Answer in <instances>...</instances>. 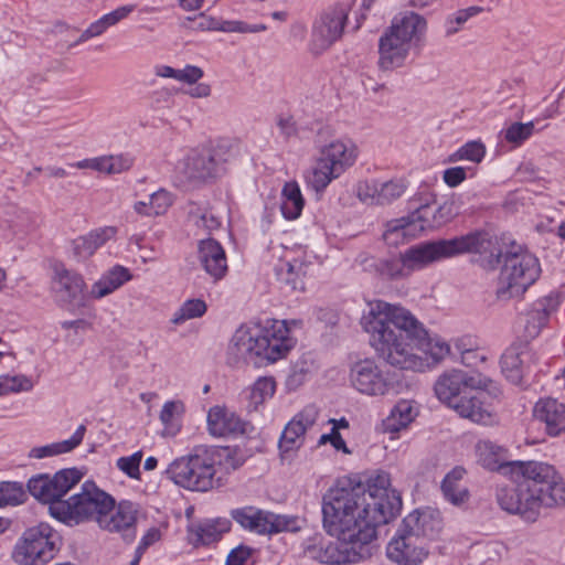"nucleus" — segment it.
I'll list each match as a JSON object with an SVG mask.
<instances>
[{
	"label": "nucleus",
	"mask_w": 565,
	"mask_h": 565,
	"mask_svg": "<svg viewBox=\"0 0 565 565\" xmlns=\"http://www.w3.org/2000/svg\"><path fill=\"white\" fill-rule=\"evenodd\" d=\"M558 298L548 295L533 302L531 309L525 313L524 331L527 338H536L546 326L548 318L558 307Z\"/></svg>",
	"instance_id": "nucleus-27"
},
{
	"label": "nucleus",
	"mask_w": 565,
	"mask_h": 565,
	"mask_svg": "<svg viewBox=\"0 0 565 565\" xmlns=\"http://www.w3.org/2000/svg\"><path fill=\"white\" fill-rule=\"evenodd\" d=\"M486 156V147L481 141L471 140L461 146L458 150L448 157V162H458L462 160L480 163Z\"/></svg>",
	"instance_id": "nucleus-47"
},
{
	"label": "nucleus",
	"mask_w": 565,
	"mask_h": 565,
	"mask_svg": "<svg viewBox=\"0 0 565 565\" xmlns=\"http://www.w3.org/2000/svg\"><path fill=\"white\" fill-rule=\"evenodd\" d=\"M305 205L300 188L297 182L285 183L281 191L280 210L285 218L296 220L300 216Z\"/></svg>",
	"instance_id": "nucleus-42"
},
{
	"label": "nucleus",
	"mask_w": 565,
	"mask_h": 565,
	"mask_svg": "<svg viewBox=\"0 0 565 565\" xmlns=\"http://www.w3.org/2000/svg\"><path fill=\"white\" fill-rule=\"evenodd\" d=\"M134 158L128 153L104 156L93 159H84L71 167L77 169H92L108 174H116L128 171L134 166Z\"/></svg>",
	"instance_id": "nucleus-32"
},
{
	"label": "nucleus",
	"mask_w": 565,
	"mask_h": 565,
	"mask_svg": "<svg viewBox=\"0 0 565 565\" xmlns=\"http://www.w3.org/2000/svg\"><path fill=\"white\" fill-rule=\"evenodd\" d=\"M85 433L86 427L84 425H79L68 439L44 446L33 447L29 452V458L43 459L46 457L70 452L82 444Z\"/></svg>",
	"instance_id": "nucleus-38"
},
{
	"label": "nucleus",
	"mask_w": 565,
	"mask_h": 565,
	"mask_svg": "<svg viewBox=\"0 0 565 565\" xmlns=\"http://www.w3.org/2000/svg\"><path fill=\"white\" fill-rule=\"evenodd\" d=\"M476 343L471 337H462L455 341V349L462 356L466 354L471 348H475Z\"/></svg>",
	"instance_id": "nucleus-63"
},
{
	"label": "nucleus",
	"mask_w": 565,
	"mask_h": 565,
	"mask_svg": "<svg viewBox=\"0 0 565 565\" xmlns=\"http://www.w3.org/2000/svg\"><path fill=\"white\" fill-rule=\"evenodd\" d=\"M350 382L361 394L384 396L394 390V383L372 359L355 362L350 370Z\"/></svg>",
	"instance_id": "nucleus-17"
},
{
	"label": "nucleus",
	"mask_w": 565,
	"mask_h": 565,
	"mask_svg": "<svg viewBox=\"0 0 565 565\" xmlns=\"http://www.w3.org/2000/svg\"><path fill=\"white\" fill-rule=\"evenodd\" d=\"M130 277L127 268L117 265L92 286L90 295L96 299L106 297L128 281Z\"/></svg>",
	"instance_id": "nucleus-39"
},
{
	"label": "nucleus",
	"mask_w": 565,
	"mask_h": 565,
	"mask_svg": "<svg viewBox=\"0 0 565 565\" xmlns=\"http://www.w3.org/2000/svg\"><path fill=\"white\" fill-rule=\"evenodd\" d=\"M53 289L64 301H71L83 295L85 281L83 277L63 265L54 267Z\"/></svg>",
	"instance_id": "nucleus-30"
},
{
	"label": "nucleus",
	"mask_w": 565,
	"mask_h": 565,
	"mask_svg": "<svg viewBox=\"0 0 565 565\" xmlns=\"http://www.w3.org/2000/svg\"><path fill=\"white\" fill-rule=\"evenodd\" d=\"M280 132L286 137L290 138L298 134L297 124L292 117H279L277 121Z\"/></svg>",
	"instance_id": "nucleus-60"
},
{
	"label": "nucleus",
	"mask_w": 565,
	"mask_h": 565,
	"mask_svg": "<svg viewBox=\"0 0 565 565\" xmlns=\"http://www.w3.org/2000/svg\"><path fill=\"white\" fill-rule=\"evenodd\" d=\"M402 509L401 495L390 489V477L377 473L366 482L344 478L322 498V522L338 543L315 547L313 558L322 564L358 563L371 555L376 527L390 522Z\"/></svg>",
	"instance_id": "nucleus-1"
},
{
	"label": "nucleus",
	"mask_w": 565,
	"mask_h": 565,
	"mask_svg": "<svg viewBox=\"0 0 565 565\" xmlns=\"http://www.w3.org/2000/svg\"><path fill=\"white\" fill-rule=\"evenodd\" d=\"M309 264L300 262L299 259L281 260L275 267V274L281 284H284L291 291H303V278L308 273Z\"/></svg>",
	"instance_id": "nucleus-36"
},
{
	"label": "nucleus",
	"mask_w": 565,
	"mask_h": 565,
	"mask_svg": "<svg viewBox=\"0 0 565 565\" xmlns=\"http://www.w3.org/2000/svg\"><path fill=\"white\" fill-rule=\"evenodd\" d=\"M541 273L539 259L527 250L520 248L504 255L497 288V297L509 300L523 295L533 285Z\"/></svg>",
	"instance_id": "nucleus-12"
},
{
	"label": "nucleus",
	"mask_w": 565,
	"mask_h": 565,
	"mask_svg": "<svg viewBox=\"0 0 565 565\" xmlns=\"http://www.w3.org/2000/svg\"><path fill=\"white\" fill-rule=\"evenodd\" d=\"M286 320H274L269 327L242 326L233 334L227 355L231 363L244 362L255 366L284 359L295 347Z\"/></svg>",
	"instance_id": "nucleus-5"
},
{
	"label": "nucleus",
	"mask_w": 565,
	"mask_h": 565,
	"mask_svg": "<svg viewBox=\"0 0 565 565\" xmlns=\"http://www.w3.org/2000/svg\"><path fill=\"white\" fill-rule=\"evenodd\" d=\"M253 548L239 545L233 548L227 555L225 565H244L245 562L250 557Z\"/></svg>",
	"instance_id": "nucleus-57"
},
{
	"label": "nucleus",
	"mask_w": 565,
	"mask_h": 565,
	"mask_svg": "<svg viewBox=\"0 0 565 565\" xmlns=\"http://www.w3.org/2000/svg\"><path fill=\"white\" fill-rule=\"evenodd\" d=\"M189 221L204 234H211L221 227V220L209 207H202L196 204H191L189 213Z\"/></svg>",
	"instance_id": "nucleus-43"
},
{
	"label": "nucleus",
	"mask_w": 565,
	"mask_h": 565,
	"mask_svg": "<svg viewBox=\"0 0 565 565\" xmlns=\"http://www.w3.org/2000/svg\"><path fill=\"white\" fill-rule=\"evenodd\" d=\"M330 443L334 449L342 450L345 454H350V450L347 447L344 439L341 434L335 429H331L330 434H324L320 437L319 444L323 445L326 443Z\"/></svg>",
	"instance_id": "nucleus-59"
},
{
	"label": "nucleus",
	"mask_w": 565,
	"mask_h": 565,
	"mask_svg": "<svg viewBox=\"0 0 565 565\" xmlns=\"http://www.w3.org/2000/svg\"><path fill=\"white\" fill-rule=\"evenodd\" d=\"M230 521L226 519L204 520L193 523L188 527V540L195 547L212 544L230 531Z\"/></svg>",
	"instance_id": "nucleus-29"
},
{
	"label": "nucleus",
	"mask_w": 565,
	"mask_h": 565,
	"mask_svg": "<svg viewBox=\"0 0 565 565\" xmlns=\"http://www.w3.org/2000/svg\"><path fill=\"white\" fill-rule=\"evenodd\" d=\"M516 484L498 486L495 498L500 508L510 514H518L526 522H535L536 504L531 489L522 481Z\"/></svg>",
	"instance_id": "nucleus-19"
},
{
	"label": "nucleus",
	"mask_w": 565,
	"mask_h": 565,
	"mask_svg": "<svg viewBox=\"0 0 565 565\" xmlns=\"http://www.w3.org/2000/svg\"><path fill=\"white\" fill-rule=\"evenodd\" d=\"M198 254L200 264L214 281L224 278L228 269L227 258L224 248L216 239H201L198 245Z\"/></svg>",
	"instance_id": "nucleus-24"
},
{
	"label": "nucleus",
	"mask_w": 565,
	"mask_h": 565,
	"mask_svg": "<svg viewBox=\"0 0 565 565\" xmlns=\"http://www.w3.org/2000/svg\"><path fill=\"white\" fill-rule=\"evenodd\" d=\"M83 478L76 468L62 469L53 477L47 473L33 476L29 479L26 488L29 493L40 502L49 503V511L56 502H64L62 498Z\"/></svg>",
	"instance_id": "nucleus-14"
},
{
	"label": "nucleus",
	"mask_w": 565,
	"mask_h": 565,
	"mask_svg": "<svg viewBox=\"0 0 565 565\" xmlns=\"http://www.w3.org/2000/svg\"><path fill=\"white\" fill-rule=\"evenodd\" d=\"M407 189L404 179H393L386 182H361L356 189L359 200L370 205H386L399 199Z\"/></svg>",
	"instance_id": "nucleus-20"
},
{
	"label": "nucleus",
	"mask_w": 565,
	"mask_h": 565,
	"mask_svg": "<svg viewBox=\"0 0 565 565\" xmlns=\"http://www.w3.org/2000/svg\"><path fill=\"white\" fill-rule=\"evenodd\" d=\"M486 356L480 354L476 348H471L461 356V363L468 367L477 366L480 362H484Z\"/></svg>",
	"instance_id": "nucleus-61"
},
{
	"label": "nucleus",
	"mask_w": 565,
	"mask_h": 565,
	"mask_svg": "<svg viewBox=\"0 0 565 565\" xmlns=\"http://www.w3.org/2000/svg\"><path fill=\"white\" fill-rule=\"evenodd\" d=\"M141 511L139 503L130 500L115 501L111 512H106L98 527L113 534H119L128 544L137 536V522Z\"/></svg>",
	"instance_id": "nucleus-18"
},
{
	"label": "nucleus",
	"mask_w": 565,
	"mask_h": 565,
	"mask_svg": "<svg viewBox=\"0 0 565 565\" xmlns=\"http://www.w3.org/2000/svg\"><path fill=\"white\" fill-rule=\"evenodd\" d=\"M535 501V521L541 508H559L565 505V481L562 476L551 480L546 486L539 488L533 494Z\"/></svg>",
	"instance_id": "nucleus-33"
},
{
	"label": "nucleus",
	"mask_w": 565,
	"mask_h": 565,
	"mask_svg": "<svg viewBox=\"0 0 565 565\" xmlns=\"http://www.w3.org/2000/svg\"><path fill=\"white\" fill-rule=\"evenodd\" d=\"M381 273L391 279L408 276L411 271H407V266L404 263V252L401 253L399 257L383 260L381 264Z\"/></svg>",
	"instance_id": "nucleus-53"
},
{
	"label": "nucleus",
	"mask_w": 565,
	"mask_h": 565,
	"mask_svg": "<svg viewBox=\"0 0 565 565\" xmlns=\"http://www.w3.org/2000/svg\"><path fill=\"white\" fill-rule=\"evenodd\" d=\"M115 508V498L96 486L94 481H85L81 490L64 502L51 507V515L68 526L95 522L97 525L106 512Z\"/></svg>",
	"instance_id": "nucleus-8"
},
{
	"label": "nucleus",
	"mask_w": 565,
	"mask_h": 565,
	"mask_svg": "<svg viewBox=\"0 0 565 565\" xmlns=\"http://www.w3.org/2000/svg\"><path fill=\"white\" fill-rule=\"evenodd\" d=\"M318 413L313 407H306L294 416L285 426L279 438L278 447L281 456H285L296 449H299L305 440L306 431L313 426Z\"/></svg>",
	"instance_id": "nucleus-21"
},
{
	"label": "nucleus",
	"mask_w": 565,
	"mask_h": 565,
	"mask_svg": "<svg viewBox=\"0 0 565 565\" xmlns=\"http://www.w3.org/2000/svg\"><path fill=\"white\" fill-rule=\"evenodd\" d=\"M276 391V382L273 377L264 376L255 381L250 387L249 401L256 409L265 401L273 397Z\"/></svg>",
	"instance_id": "nucleus-49"
},
{
	"label": "nucleus",
	"mask_w": 565,
	"mask_h": 565,
	"mask_svg": "<svg viewBox=\"0 0 565 565\" xmlns=\"http://www.w3.org/2000/svg\"><path fill=\"white\" fill-rule=\"evenodd\" d=\"M455 215V205L449 201L444 202L437 209L424 204L415 210V220L423 225V231L438 228L451 221Z\"/></svg>",
	"instance_id": "nucleus-35"
},
{
	"label": "nucleus",
	"mask_w": 565,
	"mask_h": 565,
	"mask_svg": "<svg viewBox=\"0 0 565 565\" xmlns=\"http://www.w3.org/2000/svg\"><path fill=\"white\" fill-rule=\"evenodd\" d=\"M132 207H134V211L139 215L148 216V217L156 216L153 209H151V204L149 201L148 202L147 201H137L134 203Z\"/></svg>",
	"instance_id": "nucleus-64"
},
{
	"label": "nucleus",
	"mask_w": 565,
	"mask_h": 565,
	"mask_svg": "<svg viewBox=\"0 0 565 565\" xmlns=\"http://www.w3.org/2000/svg\"><path fill=\"white\" fill-rule=\"evenodd\" d=\"M483 8L472 6L466 9L458 10L456 13L449 15L445 22L446 35L456 34L461 25H463L470 18L481 13Z\"/></svg>",
	"instance_id": "nucleus-51"
},
{
	"label": "nucleus",
	"mask_w": 565,
	"mask_h": 565,
	"mask_svg": "<svg viewBox=\"0 0 565 565\" xmlns=\"http://www.w3.org/2000/svg\"><path fill=\"white\" fill-rule=\"evenodd\" d=\"M26 499L23 484L17 481L0 482V508L14 507L23 503Z\"/></svg>",
	"instance_id": "nucleus-48"
},
{
	"label": "nucleus",
	"mask_w": 565,
	"mask_h": 565,
	"mask_svg": "<svg viewBox=\"0 0 565 565\" xmlns=\"http://www.w3.org/2000/svg\"><path fill=\"white\" fill-rule=\"evenodd\" d=\"M363 330L380 359L401 370L422 371L425 361L415 353L419 350L435 361L450 353V345L428 335L424 326L412 312L384 300L369 302V310L361 318Z\"/></svg>",
	"instance_id": "nucleus-2"
},
{
	"label": "nucleus",
	"mask_w": 565,
	"mask_h": 565,
	"mask_svg": "<svg viewBox=\"0 0 565 565\" xmlns=\"http://www.w3.org/2000/svg\"><path fill=\"white\" fill-rule=\"evenodd\" d=\"M184 413V404L181 401H168L160 412V422L164 429L174 435L180 430V418Z\"/></svg>",
	"instance_id": "nucleus-45"
},
{
	"label": "nucleus",
	"mask_w": 565,
	"mask_h": 565,
	"mask_svg": "<svg viewBox=\"0 0 565 565\" xmlns=\"http://www.w3.org/2000/svg\"><path fill=\"white\" fill-rule=\"evenodd\" d=\"M149 202L156 216H160L166 214L169 207L172 205L173 195L169 191L160 189L149 196Z\"/></svg>",
	"instance_id": "nucleus-55"
},
{
	"label": "nucleus",
	"mask_w": 565,
	"mask_h": 565,
	"mask_svg": "<svg viewBox=\"0 0 565 565\" xmlns=\"http://www.w3.org/2000/svg\"><path fill=\"white\" fill-rule=\"evenodd\" d=\"M161 539V532L158 527H150L145 534L140 539V542L136 548L135 552H137V554L139 555H143L145 552L151 546L153 545L154 543H157L158 541H160Z\"/></svg>",
	"instance_id": "nucleus-58"
},
{
	"label": "nucleus",
	"mask_w": 565,
	"mask_h": 565,
	"mask_svg": "<svg viewBox=\"0 0 565 565\" xmlns=\"http://www.w3.org/2000/svg\"><path fill=\"white\" fill-rule=\"evenodd\" d=\"M117 228L105 226L90 231L88 234L72 241L73 257L77 262H85L106 242L115 237Z\"/></svg>",
	"instance_id": "nucleus-28"
},
{
	"label": "nucleus",
	"mask_w": 565,
	"mask_h": 565,
	"mask_svg": "<svg viewBox=\"0 0 565 565\" xmlns=\"http://www.w3.org/2000/svg\"><path fill=\"white\" fill-rule=\"evenodd\" d=\"M423 232V225L415 220V211L401 218L391 220L386 223L383 239L387 245L397 246L405 241L416 237Z\"/></svg>",
	"instance_id": "nucleus-31"
},
{
	"label": "nucleus",
	"mask_w": 565,
	"mask_h": 565,
	"mask_svg": "<svg viewBox=\"0 0 565 565\" xmlns=\"http://www.w3.org/2000/svg\"><path fill=\"white\" fill-rule=\"evenodd\" d=\"M207 310V306L202 299H188L174 312L171 318L173 324H182L183 322L202 317Z\"/></svg>",
	"instance_id": "nucleus-46"
},
{
	"label": "nucleus",
	"mask_w": 565,
	"mask_h": 565,
	"mask_svg": "<svg viewBox=\"0 0 565 565\" xmlns=\"http://www.w3.org/2000/svg\"><path fill=\"white\" fill-rule=\"evenodd\" d=\"M533 352L525 343L509 347L501 356V370L508 381L520 384L533 362Z\"/></svg>",
	"instance_id": "nucleus-23"
},
{
	"label": "nucleus",
	"mask_w": 565,
	"mask_h": 565,
	"mask_svg": "<svg viewBox=\"0 0 565 565\" xmlns=\"http://www.w3.org/2000/svg\"><path fill=\"white\" fill-rule=\"evenodd\" d=\"M162 77L173 78L178 85L172 86L174 92L186 94L193 98L207 97L211 87L207 83L201 82L203 73H158Z\"/></svg>",
	"instance_id": "nucleus-37"
},
{
	"label": "nucleus",
	"mask_w": 565,
	"mask_h": 565,
	"mask_svg": "<svg viewBox=\"0 0 565 565\" xmlns=\"http://www.w3.org/2000/svg\"><path fill=\"white\" fill-rule=\"evenodd\" d=\"M217 31L223 32H247V24L241 21H218Z\"/></svg>",
	"instance_id": "nucleus-62"
},
{
	"label": "nucleus",
	"mask_w": 565,
	"mask_h": 565,
	"mask_svg": "<svg viewBox=\"0 0 565 565\" xmlns=\"http://www.w3.org/2000/svg\"><path fill=\"white\" fill-rule=\"evenodd\" d=\"M244 461V456L236 448L199 446L191 454L174 459L166 475L179 487L205 492L221 486L220 471H234Z\"/></svg>",
	"instance_id": "nucleus-3"
},
{
	"label": "nucleus",
	"mask_w": 565,
	"mask_h": 565,
	"mask_svg": "<svg viewBox=\"0 0 565 565\" xmlns=\"http://www.w3.org/2000/svg\"><path fill=\"white\" fill-rule=\"evenodd\" d=\"M534 132V122H513L504 131V139L514 146L522 145Z\"/></svg>",
	"instance_id": "nucleus-52"
},
{
	"label": "nucleus",
	"mask_w": 565,
	"mask_h": 565,
	"mask_svg": "<svg viewBox=\"0 0 565 565\" xmlns=\"http://www.w3.org/2000/svg\"><path fill=\"white\" fill-rule=\"evenodd\" d=\"M33 386V381L23 374L0 376V395L29 392Z\"/></svg>",
	"instance_id": "nucleus-50"
},
{
	"label": "nucleus",
	"mask_w": 565,
	"mask_h": 565,
	"mask_svg": "<svg viewBox=\"0 0 565 565\" xmlns=\"http://www.w3.org/2000/svg\"><path fill=\"white\" fill-rule=\"evenodd\" d=\"M236 156V149L227 139L192 150L183 161V178L192 184H201L220 177L225 164Z\"/></svg>",
	"instance_id": "nucleus-11"
},
{
	"label": "nucleus",
	"mask_w": 565,
	"mask_h": 565,
	"mask_svg": "<svg viewBox=\"0 0 565 565\" xmlns=\"http://www.w3.org/2000/svg\"><path fill=\"white\" fill-rule=\"evenodd\" d=\"M441 529L433 510H414L406 515L386 546L387 558L397 565H420L429 555L428 539Z\"/></svg>",
	"instance_id": "nucleus-7"
},
{
	"label": "nucleus",
	"mask_w": 565,
	"mask_h": 565,
	"mask_svg": "<svg viewBox=\"0 0 565 565\" xmlns=\"http://www.w3.org/2000/svg\"><path fill=\"white\" fill-rule=\"evenodd\" d=\"M241 420L224 408L212 407L207 413L209 430L214 436H225L241 429Z\"/></svg>",
	"instance_id": "nucleus-40"
},
{
	"label": "nucleus",
	"mask_w": 565,
	"mask_h": 565,
	"mask_svg": "<svg viewBox=\"0 0 565 565\" xmlns=\"http://www.w3.org/2000/svg\"><path fill=\"white\" fill-rule=\"evenodd\" d=\"M477 461L489 471H497L504 477L513 475V461L507 459V449L490 441L480 440L476 445Z\"/></svg>",
	"instance_id": "nucleus-25"
},
{
	"label": "nucleus",
	"mask_w": 565,
	"mask_h": 565,
	"mask_svg": "<svg viewBox=\"0 0 565 565\" xmlns=\"http://www.w3.org/2000/svg\"><path fill=\"white\" fill-rule=\"evenodd\" d=\"M466 473L467 471L463 467L456 466L441 481L440 489L444 498L456 507L467 503L470 497L468 488L461 484Z\"/></svg>",
	"instance_id": "nucleus-34"
},
{
	"label": "nucleus",
	"mask_w": 565,
	"mask_h": 565,
	"mask_svg": "<svg viewBox=\"0 0 565 565\" xmlns=\"http://www.w3.org/2000/svg\"><path fill=\"white\" fill-rule=\"evenodd\" d=\"M134 11V6H122L117 8L116 10L104 14L102 18H99L97 21L93 22L81 35L79 38L74 42V44L82 43L84 41H87L90 38L98 36L102 33H104L109 26L115 25L126 17H128L129 13Z\"/></svg>",
	"instance_id": "nucleus-41"
},
{
	"label": "nucleus",
	"mask_w": 565,
	"mask_h": 565,
	"mask_svg": "<svg viewBox=\"0 0 565 565\" xmlns=\"http://www.w3.org/2000/svg\"><path fill=\"white\" fill-rule=\"evenodd\" d=\"M491 381L480 373L452 370L443 374L435 384L438 399L455 409L461 417L482 425H491L495 415L487 403L488 394L480 391Z\"/></svg>",
	"instance_id": "nucleus-6"
},
{
	"label": "nucleus",
	"mask_w": 565,
	"mask_h": 565,
	"mask_svg": "<svg viewBox=\"0 0 565 565\" xmlns=\"http://www.w3.org/2000/svg\"><path fill=\"white\" fill-rule=\"evenodd\" d=\"M466 253L473 254V262L486 270L494 269L502 257L498 239L484 231H476L450 239L415 244L404 252V263L412 273Z\"/></svg>",
	"instance_id": "nucleus-4"
},
{
	"label": "nucleus",
	"mask_w": 565,
	"mask_h": 565,
	"mask_svg": "<svg viewBox=\"0 0 565 565\" xmlns=\"http://www.w3.org/2000/svg\"><path fill=\"white\" fill-rule=\"evenodd\" d=\"M230 515L241 527L259 535H273L296 529L294 518L276 514L254 505L233 509Z\"/></svg>",
	"instance_id": "nucleus-16"
},
{
	"label": "nucleus",
	"mask_w": 565,
	"mask_h": 565,
	"mask_svg": "<svg viewBox=\"0 0 565 565\" xmlns=\"http://www.w3.org/2000/svg\"><path fill=\"white\" fill-rule=\"evenodd\" d=\"M351 7L339 2L326 9L312 25L310 50L320 54L341 39Z\"/></svg>",
	"instance_id": "nucleus-15"
},
{
	"label": "nucleus",
	"mask_w": 565,
	"mask_h": 565,
	"mask_svg": "<svg viewBox=\"0 0 565 565\" xmlns=\"http://www.w3.org/2000/svg\"><path fill=\"white\" fill-rule=\"evenodd\" d=\"M58 535L47 523L25 530L18 540L12 559L19 565H45L55 556Z\"/></svg>",
	"instance_id": "nucleus-13"
},
{
	"label": "nucleus",
	"mask_w": 565,
	"mask_h": 565,
	"mask_svg": "<svg viewBox=\"0 0 565 565\" xmlns=\"http://www.w3.org/2000/svg\"><path fill=\"white\" fill-rule=\"evenodd\" d=\"M416 413L413 405L407 401L398 402L391 411L385 425L391 431H398L413 422Z\"/></svg>",
	"instance_id": "nucleus-44"
},
{
	"label": "nucleus",
	"mask_w": 565,
	"mask_h": 565,
	"mask_svg": "<svg viewBox=\"0 0 565 565\" xmlns=\"http://www.w3.org/2000/svg\"><path fill=\"white\" fill-rule=\"evenodd\" d=\"M358 148L350 139H334L322 145L315 164L305 175L307 186L316 193L323 192L355 163Z\"/></svg>",
	"instance_id": "nucleus-9"
},
{
	"label": "nucleus",
	"mask_w": 565,
	"mask_h": 565,
	"mask_svg": "<svg viewBox=\"0 0 565 565\" xmlns=\"http://www.w3.org/2000/svg\"><path fill=\"white\" fill-rule=\"evenodd\" d=\"M142 451H136L130 456L120 457L116 461V467L131 479H140V463Z\"/></svg>",
	"instance_id": "nucleus-54"
},
{
	"label": "nucleus",
	"mask_w": 565,
	"mask_h": 565,
	"mask_svg": "<svg viewBox=\"0 0 565 565\" xmlns=\"http://www.w3.org/2000/svg\"><path fill=\"white\" fill-rule=\"evenodd\" d=\"M533 416L545 425L550 436H558L565 431V404L554 398L540 399L533 409Z\"/></svg>",
	"instance_id": "nucleus-26"
},
{
	"label": "nucleus",
	"mask_w": 565,
	"mask_h": 565,
	"mask_svg": "<svg viewBox=\"0 0 565 565\" xmlns=\"http://www.w3.org/2000/svg\"><path fill=\"white\" fill-rule=\"evenodd\" d=\"M426 20L414 12L394 18L390 29L380 39V65L384 71L402 67L409 43L419 40L426 31Z\"/></svg>",
	"instance_id": "nucleus-10"
},
{
	"label": "nucleus",
	"mask_w": 565,
	"mask_h": 565,
	"mask_svg": "<svg viewBox=\"0 0 565 565\" xmlns=\"http://www.w3.org/2000/svg\"><path fill=\"white\" fill-rule=\"evenodd\" d=\"M467 178V170L463 167H451L444 171L443 180L449 188H456Z\"/></svg>",
	"instance_id": "nucleus-56"
},
{
	"label": "nucleus",
	"mask_w": 565,
	"mask_h": 565,
	"mask_svg": "<svg viewBox=\"0 0 565 565\" xmlns=\"http://www.w3.org/2000/svg\"><path fill=\"white\" fill-rule=\"evenodd\" d=\"M512 468L513 475L510 476V479L518 481L522 478L523 484L531 489V494L561 476L552 465L542 461L514 460Z\"/></svg>",
	"instance_id": "nucleus-22"
}]
</instances>
